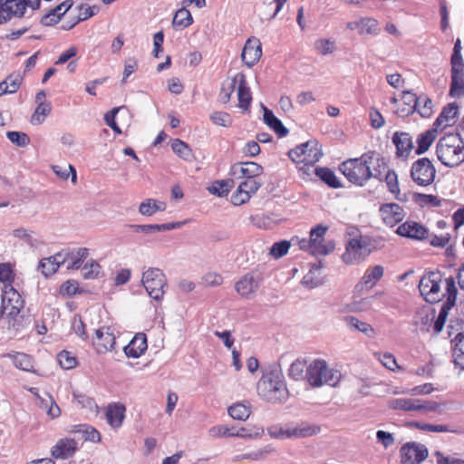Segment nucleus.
<instances>
[{"instance_id": "obj_50", "label": "nucleus", "mask_w": 464, "mask_h": 464, "mask_svg": "<svg viewBox=\"0 0 464 464\" xmlns=\"http://www.w3.org/2000/svg\"><path fill=\"white\" fill-rule=\"evenodd\" d=\"M172 150L182 159L188 160L192 158V151L182 140L176 139L171 144Z\"/></svg>"}, {"instance_id": "obj_42", "label": "nucleus", "mask_w": 464, "mask_h": 464, "mask_svg": "<svg viewBox=\"0 0 464 464\" xmlns=\"http://www.w3.org/2000/svg\"><path fill=\"white\" fill-rule=\"evenodd\" d=\"M380 33L379 23L372 17H362L359 19V34L377 35Z\"/></svg>"}, {"instance_id": "obj_32", "label": "nucleus", "mask_w": 464, "mask_h": 464, "mask_svg": "<svg viewBox=\"0 0 464 464\" xmlns=\"http://www.w3.org/2000/svg\"><path fill=\"white\" fill-rule=\"evenodd\" d=\"M383 273L384 268L380 265L369 267L365 271L363 276L358 284V286L361 285L362 287H366L368 289L372 288L382 277Z\"/></svg>"}, {"instance_id": "obj_23", "label": "nucleus", "mask_w": 464, "mask_h": 464, "mask_svg": "<svg viewBox=\"0 0 464 464\" xmlns=\"http://www.w3.org/2000/svg\"><path fill=\"white\" fill-rule=\"evenodd\" d=\"M77 450V442L72 438H62L52 448L54 459H65L71 458Z\"/></svg>"}, {"instance_id": "obj_4", "label": "nucleus", "mask_w": 464, "mask_h": 464, "mask_svg": "<svg viewBox=\"0 0 464 464\" xmlns=\"http://www.w3.org/2000/svg\"><path fill=\"white\" fill-rule=\"evenodd\" d=\"M288 157L297 163H304L299 169L309 175L314 165L323 157L322 146L316 140H309L288 151Z\"/></svg>"}, {"instance_id": "obj_57", "label": "nucleus", "mask_w": 464, "mask_h": 464, "mask_svg": "<svg viewBox=\"0 0 464 464\" xmlns=\"http://www.w3.org/2000/svg\"><path fill=\"white\" fill-rule=\"evenodd\" d=\"M100 264L95 260H91L90 262H87L82 267L83 277L85 279L96 278L100 274Z\"/></svg>"}, {"instance_id": "obj_59", "label": "nucleus", "mask_w": 464, "mask_h": 464, "mask_svg": "<svg viewBox=\"0 0 464 464\" xmlns=\"http://www.w3.org/2000/svg\"><path fill=\"white\" fill-rule=\"evenodd\" d=\"M441 252L437 251V256H444L445 264L444 266H452L454 265L456 259V250L455 246L452 244L445 246L444 248H440Z\"/></svg>"}, {"instance_id": "obj_20", "label": "nucleus", "mask_w": 464, "mask_h": 464, "mask_svg": "<svg viewBox=\"0 0 464 464\" xmlns=\"http://www.w3.org/2000/svg\"><path fill=\"white\" fill-rule=\"evenodd\" d=\"M67 261L68 255L64 251L59 252L50 257L41 259L38 269L45 277H48L54 274Z\"/></svg>"}, {"instance_id": "obj_7", "label": "nucleus", "mask_w": 464, "mask_h": 464, "mask_svg": "<svg viewBox=\"0 0 464 464\" xmlns=\"http://www.w3.org/2000/svg\"><path fill=\"white\" fill-rule=\"evenodd\" d=\"M268 435H315L325 432V428L310 422L273 425L267 428Z\"/></svg>"}, {"instance_id": "obj_16", "label": "nucleus", "mask_w": 464, "mask_h": 464, "mask_svg": "<svg viewBox=\"0 0 464 464\" xmlns=\"http://www.w3.org/2000/svg\"><path fill=\"white\" fill-rule=\"evenodd\" d=\"M450 95L458 98L464 96V63L453 62L451 63Z\"/></svg>"}, {"instance_id": "obj_53", "label": "nucleus", "mask_w": 464, "mask_h": 464, "mask_svg": "<svg viewBox=\"0 0 464 464\" xmlns=\"http://www.w3.org/2000/svg\"><path fill=\"white\" fill-rule=\"evenodd\" d=\"M211 121L218 126L225 128L230 127L232 124L231 116L225 111H214L210 114Z\"/></svg>"}, {"instance_id": "obj_5", "label": "nucleus", "mask_w": 464, "mask_h": 464, "mask_svg": "<svg viewBox=\"0 0 464 464\" xmlns=\"http://www.w3.org/2000/svg\"><path fill=\"white\" fill-rule=\"evenodd\" d=\"M305 379L312 387L315 388L324 384L335 386L341 379V372L329 368L325 361L316 359L307 366Z\"/></svg>"}, {"instance_id": "obj_30", "label": "nucleus", "mask_w": 464, "mask_h": 464, "mask_svg": "<svg viewBox=\"0 0 464 464\" xmlns=\"http://www.w3.org/2000/svg\"><path fill=\"white\" fill-rule=\"evenodd\" d=\"M397 233L400 236L413 238L423 239L427 237V229L413 221H406L397 228Z\"/></svg>"}, {"instance_id": "obj_61", "label": "nucleus", "mask_w": 464, "mask_h": 464, "mask_svg": "<svg viewBox=\"0 0 464 464\" xmlns=\"http://www.w3.org/2000/svg\"><path fill=\"white\" fill-rule=\"evenodd\" d=\"M291 244L292 242L286 240L276 242L271 246L270 254L276 258L282 257L287 253Z\"/></svg>"}, {"instance_id": "obj_55", "label": "nucleus", "mask_w": 464, "mask_h": 464, "mask_svg": "<svg viewBox=\"0 0 464 464\" xmlns=\"http://www.w3.org/2000/svg\"><path fill=\"white\" fill-rule=\"evenodd\" d=\"M14 278V271L8 263L0 264V282L5 285H12Z\"/></svg>"}, {"instance_id": "obj_37", "label": "nucleus", "mask_w": 464, "mask_h": 464, "mask_svg": "<svg viewBox=\"0 0 464 464\" xmlns=\"http://www.w3.org/2000/svg\"><path fill=\"white\" fill-rule=\"evenodd\" d=\"M166 209V203L158 201L154 198H147L142 201L139 207V212L143 216H152L158 211H164Z\"/></svg>"}, {"instance_id": "obj_56", "label": "nucleus", "mask_w": 464, "mask_h": 464, "mask_svg": "<svg viewBox=\"0 0 464 464\" xmlns=\"http://www.w3.org/2000/svg\"><path fill=\"white\" fill-rule=\"evenodd\" d=\"M67 431L75 435H100L99 431L88 424H77L71 426Z\"/></svg>"}, {"instance_id": "obj_34", "label": "nucleus", "mask_w": 464, "mask_h": 464, "mask_svg": "<svg viewBox=\"0 0 464 464\" xmlns=\"http://www.w3.org/2000/svg\"><path fill=\"white\" fill-rule=\"evenodd\" d=\"M125 407L121 404H111L108 406L106 411V419L108 423L112 428H119L121 426L125 417Z\"/></svg>"}, {"instance_id": "obj_13", "label": "nucleus", "mask_w": 464, "mask_h": 464, "mask_svg": "<svg viewBox=\"0 0 464 464\" xmlns=\"http://www.w3.org/2000/svg\"><path fill=\"white\" fill-rule=\"evenodd\" d=\"M388 406L393 410L411 411H432L434 406L432 402H426L421 400L398 398L388 401Z\"/></svg>"}, {"instance_id": "obj_17", "label": "nucleus", "mask_w": 464, "mask_h": 464, "mask_svg": "<svg viewBox=\"0 0 464 464\" xmlns=\"http://www.w3.org/2000/svg\"><path fill=\"white\" fill-rule=\"evenodd\" d=\"M262 55V47L259 39L256 37L249 38L243 48L241 58L248 66H254Z\"/></svg>"}, {"instance_id": "obj_54", "label": "nucleus", "mask_w": 464, "mask_h": 464, "mask_svg": "<svg viewBox=\"0 0 464 464\" xmlns=\"http://www.w3.org/2000/svg\"><path fill=\"white\" fill-rule=\"evenodd\" d=\"M6 137L12 143L18 147H25L30 143V138L24 132L7 131Z\"/></svg>"}, {"instance_id": "obj_10", "label": "nucleus", "mask_w": 464, "mask_h": 464, "mask_svg": "<svg viewBox=\"0 0 464 464\" xmlns=\"http://www.w3.org/2000/svg\"><path fill=\"white\" fill-rule=\"evenodd\" d=\"M411 176L420 186L430 184L435 178V169L431 160L428 158L416 160L411 167Z\"/></svg>"}, {"instance_id": "obj_11", "label": "nucleus", "mask_w": 464, "mask_h": 464, "mask_svg": "<svg viewBox=\"0 0 464 464\" xmlns=\"http://www.w3.org/2000/svg\"><path fill=\"white\" fill-rule=\"evenodd\" d=\"M428 457V450L425 446L409 442L401 449V464H420Z\"/></svg>"}, {"instance_id": "obj_15", "label": "nucleus", "mask_w": 464, "mask_h": 464, "mask_svg": "<svg viewBox=\"0 0 464 464\" xmlns=\"http://www.w3.org/2000/svg\"><path fill=\"white\" fill-rule=\"evenodd\" d=\"M92 344L98 353H105L114 348L115 336L110 327H102L95 331Z\"/></svg>"}, {"instance_id": "obj_47", "label": "nucleus", "mask_w": 464, "mask_h": 464, "mask_svg": "<svg viewBox=\"0 0 464 464\" xmlns=\"http://www.w3.org/2000/svg\"><path fill=\"white\" fill-rule=\"evenodd\" d=\"M423 118H429L433 113V102L425 95L419 96L418 107L416 110Z\"/></svg>"}, {"instance_id": "obj_22", "label": "nucleus", "mask_w": 464, "mask_h": 464, "mask_svg": "<svg viewBox=\"0 0 464 464\" xmlns=\"http://www.w3.org/2000/svg\"><path fill=\"white\" fill-rule=\"evenodd\" d=\"M234 83L236 86L237 85L238 107L243 111L248 110L252 102V94L246 85V75L242 72L237 73L234 76Z\"/></svg>"}, {"instance_id": "obj_18", "label": "nucleus", "mask_w": 464, "mask_h": 464, "mask_svg": "<svg viewBox=\"0 0 464 464\" xmlns=\"http://www.w3.org/2000/svg\"><path fill=\"white\" fill-rule=\"evenodd\" d=\"M327 229L326 227L317 225L310 231L309 238L314 245V252L323 256H326L334 249V244L332 242H329L327 245L323 244L324 236Z\"/></svg>"}, {"instance_id": "obj_51", "label": "nucleus", "mask_w": 464, "mask_h": 464, "mask_svg": "<svg viewBox=\"0 0 464 464\" xmlns=\"http://www.w3.org/2000/svg\"><path fill=\"white\" fill-rule=\"evenodd\" d=\"M33 231H28L23 227L16 228L13 231V236L14 237L24 240L32 247H37L39 241L33 237Z\"/></svg>"}, {"instance_id": "obj_41", "label": "nucleus", "mask_w": 464, "mask_h": 464, "mask_svg": "<svg viewBox=\"0 0 464 464\" xmlns=\"http://www.w3.org/2000/svg\"><path fill=\"white\" fill-rule=\"evenodd\" d=\"M401 100L405 107L398 111L401 116H408L415 111L419 101V97H417L415 93L403 92Z\"/></svg>"}, {"instance_id": "obj_31", "label": "nucleus", "mask_w": 464, "mask_h": 464, "mask_svg": "<svg viewBox=\"0 0 464 464\" xmlns=\"http://www.w3.org/2000/svg\"><path fill=\"white\" fill-rule=\"evenodd\" d=\"M263 119L265 123L272 129L278 137H285L288 133V130L283 125L282 121L274 115V112L262 105Z\"/></svg>"}, {"instance_id": "obj_64", "label": "nucleus", "mask_w": 464, "mask_h": 464, "mask_svg": "<svg viewBox=\"0 0 464 464\" xmlns=\"http://www.w3.org/2000/svg\"><path fill=\"white\" fill-rule=\"evenodd\" d=\"M72 327L75 334H77L80 338H82L84 341L88 339L85 324H83L82 317L80 315L75 314L73 316Z\"/></svg>"}, {"instance_id": "obj_1", "label": "nucleus", "mask_w": 464, "mask_h": 464, "mask_svg": "<svg viewBox=\"0 0 464 464\" xmlns=\"http://www.w3.org/2000/svg\"><path fill=\"white\" fill-rule=\"evenodd\" d=\"M386 168L384 158L375 151H368L359 158L342 162L339 170L351 183L362 187L372 178L382 181Z\"/></svg>"}, {"instance_id": "obj_26", "label": "nucleus", "mask_w": 464, "mask_h": 464, "mask_svg": "<svg viewBox=\"0 0 464 464\" xmlns=\"http://www.w3.org/2000/svg\"><path fill=\"white\" fill-rule=\"evenodd\" d=\"M415 324L421 332H435V308H420L418 312Z\"/></svg>"}, {"instance_id": "obj_28", "label": "nucleus", "mask_w": 464, "mask_h": 464, "mask_svg": "<svg viewBox=\"0 0 464 464\" xmlns=\"http://www.w3.org/2000/svg\"><path fill=\"white\" fill-rule=\"evenodd\" d=\"M72 0H65L54 8L51 9L48 14L41 19V24L44 26H52L56 24L63 15L72 6Z\"/></svg>"}, {"instance_id": "obj_58", "label": "nucleus", "mask_w": 464, "mask_h": 464, "mask_svg": "<svg viewBox=\"0 0 464 464\" xmlns=\"http://www.w3.org/2000/svg\"><path fill=\"white\" fill-rule=\"evenodd\" d=\"M236 89V83H234V77L230 80L223 82L222 88L219 93V99L223 103H227L230 101L231 95Z\"/></svg>"}, {"instance_id": "obj_45", "label": "nucleus", "mask_w": 464, "mask_h": 464, "mask_svg": "<svg viewBox=\"0 0 464 464\" xmlns=\"http://www.w3.org/2000/svg\"><path fill=\"white\" fill-rule=\"evenodd\" d=\"M228 413L234 420H245L250 415V407L246 403H235L228 408Z\"/></svg>"}, {"instance_id": "obj_63", "label": "nucleus", "mask_w": 464, "mask_h": 464, "mask_svg": "<svg viewBox=\"0 0 464 464\" xmlns=\"http://www.w3.org/2000/svg\"><path fill=\"white\" fill-rule=\"evenodd\" d=\"M60 365L66 370L72 369L76 365V358L67 351H62L58 354Z\"/></svg>"}, {"instance_id": "obj_14", "label": "nucleus", "mask_w": 464, "mask_h": 464, "mask_svg": "<svg viewBox=\"0 0 464 464\" xmlns=\"http://www.w3.org/2000/svg\"><path fill=\"white\" fill-rule=\"evenodd\" d=\"M261 278L256 272H250L242 276L235 285L236 291L242 296L249 298L256 292Z\"/></svg>"}, {"instance_id": "obj_49", "label": "nucleus", "mask_w": 464, "mask_h": 464, "mask_svg": "<svg viewBox=\"0 0 464 464\" xmlns=\"http://www.w3.org/2000/svg\"><path fill=\"white\" fill-rule=\"evenodd\" d=\"M95 6H89L87 5H81L79 6V14L77 15V19L70 24V26H63V29L69 30L72 29L76 24L82 21H85L88 18L93 16L95 14Z\"/></svg>"}, {"instance_id": "obj_29", "label": "nucleus", "mask_w": 464, "mask_h": 464, "mask_svg": "<svg viewBox=\"0 0 464 464\" xmlns=\"http://www.w3.org/2000/svg\"><path fill=\"white\" fill-rule=\"evenodd\" d=\"M459 115V105L457 102L448 103L443 107L440 115L437 117V129L452 126L456 123Z\"/></svg>"}, {"instance_id": "obj_52", "label": "nucleus", "mask_w": 464, "mask_h": 464, "mask_svg": "<svg viewBox=\"0 0 464 464\" xmlns=\"http://www.w3.org/2000/svg\"><path fill=\"white\" fill-rule=\"evenodd\" d=\"M382 180L386 182L390 192L395 194L400 191L398 186L397 174L395 173V171L388 169V167L386 168V170L383 173Z\"/></svg>"}, {"instance_id": "obj_36", "label": "nucleus", "mask_w": 464, "mask_h": 464, "mask_svg": "<svg viewBox=\"0 0 464 464\" xmlns=\"http://www.w3.org/2000/svg\"><path fill=\"white\" fill-rule=\"evenodd\" d=\"M435 139V128H431L418 135L416 142L417 149L415 150L417 155L423 154L431 146Z\"/></svg>"}, {"instance_id": "obj_25", "label": "nucleus", "mask_w": 464, "mask_h": 464, "mask_svg": "<svg viewBox=\"0 0 464 464\" xmlns=\"http://www.w3.org/2000/svg\"><path fill=\"white\" fill-rule=\"evenodd\" d=\"M231 171L238 178L256 179L263 172V168L253 161L239 162L232 166Z\"/></svg>"}, {"instance_id": "obj_35", "label": "nucleus", "mask_w": 464, "mask_h": 464, "mask_svg": "<svg viewBox=\"0 0 464 464\" xmlns=\"http://www.w3.org/2000/svg\"><path fill=\"white\" fill-rule=\"evenodd\" d=\"M5 356L10 358L14 365L20 370L25 371V372H33L34 371V362L33 358L24 353H10L5 354Z\"/></svg>"}, {"instance_id": "obj_62", "label": "nucleus", "mask_w": 464, "mask_h": 464, "mask_svg": "<svg viewBox=\"0 0 464 464\" xmlns=\"http://www.w3.org/2000/svg\"><path fill=\"white\" fill-rule=\"evenodd\" d=\"M21 307L18 306H10V304H5L2 302L1 304V309H0V316L5 317L6 316L8 319L13 320L14 322L16 321V317L20 314Z\"/></svg>"}, {"instance_id": "obj_40", "label": "nucleus", "mask_w": 464, "mask_h": 464, "mask_svg": "<svg viewBox=\"0 0 464 464\" xmlns=\"http://www.w3.org/2000/svg\"><path fill=\"white\" fill-rule=\"evenodd\" d=\"M453 347L454 363L464 370V334L458 333L455 336Z\"/></svg>"}, {"instance_id": "obj_12", "label": "nucleus", "mask_w": 464, "mask_h": 464, "mask_svg": "<svg viewBox=\"0 0 464 464\" xmlns=\"http://www.w3.org/2000/svg\"><path fill=\"white\" fill-rule=\"evenodd\" d=\"M24 12L25 4L23 0H0V24L13 17H22Z\"/></svg>"}, {"instance_id": "obj_38", "label": "nucleus", "mask_w": 464, "mask_h": 464, "mask_svg": "<svg viewBox=\"0 0 464 464\" xmlns=\"http://www.w3.org/2000/svg\"><path fill=\"white\" fill-rule=\"evenodd\" d=\"M314 172L315 175L330 188H339L343 187L340 180L332 169L319 167L314 169Z\"/></svg>"}, {"instance_id": "obj_2", "label": "nucleus", "mask_w": 464, "mask_h": 464, "mask_svg": "<svg viewBox=\"0 0 464 464\" xmlns=\"http://www.w3.org/2000/svg\"><path fill=\"white\" fill-rule=\"evenodd\" d=\"M256 389L259 396L273 403L281 402L288 396L284 374L279 369L265 372L257 382Z\"/></svg>"}, {"instance_id": "obj_43", "label": "nucleus", "mask_w": 464, "mask_h": 464, "mask_svg": "<svg viewBox=\"0 0 464 464\" xmlns=\"http://www.w3.org/2000/svg\"><path fill=\"white\" fill-rule=\"evenodd\" d=\"M233 186L234 181L232 179L217 180L208 188V190L213 195L224 197L227 195Z\"/></svg>"}, {"instance_id": "obj_27", "label": "nucleus", "mask_w": 464, "mask_h": 464, "mask_svg": "<svg viewBox=\"0 0 464 464\" xmlns=\"http://www.w3.org/2000/svg\"><path fill=\"white\" fill-rule=\"evenodd\" d=\"M148 348L147 336L143 333L137 334L132 340L124 347L127 357L139 358Z\"/></svg>"}, {"instance_id": "obj_46", "label": "nucleus", "mask_w": 464, "mask_h": 464, "mask_svg": "<svg viewBox=\"0 0 464 464\" xmlns=\"http://www.w3.org/2000/svg\"><path fill=\"white\" fill-rule=\"evenodd\" d=\"M193 22L191 14L186 8L178 10L173 17V25L179 28H186Z\"/></svg>"}, {"instance_id": "obj_6", "label": "nucleus", "mask_w": 464, "mask_h": 464, "mask_svg": "<svg viewBox=\"0 0 464 464\" xmlns=\"http://www.w3.org/2000/svg\"><path fill=\"white\" fill-rule=\"evenodd\" d=\"M141 283L151 298L157 301L162 299L167 286V279L160 268L150 267L143 272Z\"/></svg>"}, {"instance_id": "obj_3", "label": "nucleus", "mask_w": 464, "mask_h": 464, "mask_svg": "<svg viewBox=\"0 0 464 464\" xmlns=\"http://www.w3.org/2000/svg\"><path fill=\"white\" fill-rule=\"evenodd\" d=\"M437 159L447 167H457L464 160V143L458 133H450L437 143Z\"/></svg>"}, {"instance_id": "obj_19", "label": "nucleus", "mask_w": 464, "mask_h": 464, "mask_svg": "<svg viewBox=\"0 0 464 464\" xmlns=\"http://www.w3.org/2000/svg\"><path fill=\"white\" fill-rule=\"evenodd\" d=\"M379 211L383 222L389 227H393L401 222L406 214L404 209L397 203L384 204Z\"/></svg>"}, {"instance_id": "obj_8", "label": "nucleus", "mask_w": 464, "mask_h": 464, "mask_svg": "<svg viewBox=\"0 0 464 464\" xmlns=\"http://www.w3.org/2000/svg\"><path fill=\"white\" fill-rule=\"evenodd\" d=\"M371 253L366 240L362 237L351 238L347 241L345 252L343 254V261L353 265L363 261Z\"/></svg>"}, {"instance_id": "obj_33", "label": "nucleus", "mask_w": 464, "mask_h": 464, "mask_svg": "<svg viewBox=\"0 0 464 464\" xmlns=\"http://www.w3.org/2000/svg\"><path fill=\"white\" fill-rule=\"evenodd\" d=\"M344 322L346 325L353 331L362 333L369 338H374L376 332L374 328L368 323L360 321L358 318L353 315L345 316Z\"/></svg>"}, {"instance_id": "obj_60", "label": "nucleus", "mask_w": 464, "mask_h": 464, "mask_svg": "<svg viewBox=\"0 0 464 464\" xmlns=\"http://www.w3.org/2000/svg\"><path fill=\"white\" fill-rule=\"evenodd\" d=\"M314 48L323 55L333 53L335 49L334 42L329 39H319L315 41Z\"/></svg>"}, {"instance_id": "obj_24", "label": "nucleus", "mask_w": 464, "mask_h": 464, "mask_svg": "<svg viewBox=\"0 0 464 464\" xmlns=\"http://www.w3.org/2000/svg\"><path fill=\"white\" fill-rule=\"evenodd\" d=\"M419 291L422 298L429 304H435V273L427 272L419 282Z\"/></svg>"}, {"instance_id": "obj_48", "label": "nucleus", "mask_w": 464, "mask_h": 464, "mask_svg": "<svg viewBox=\"0 0 464 464\" xmlns=\"http://www.w3.org/2000/svg\"><path fill=\"white\" fill-rule=\"evenodd\" d=\"M307 366L305 365V362L303 360H295L290 365L288 370V376L293 380H302L305 378L304 375V371H306Z\"/></svg>"}, {"instance_id": "obj_9", "label": "nucleus", "mask_w": 464, "mask_h": 464, "mask_svg": "<svg viewBox=\"0 0 464 464\" xmlns=\"http://www.w3.org/2000/svg\"><path fill=\"white\" fill-rule=\"evenodd\" d=\"M445 291L446 292L443 294V297H446V301L443 303L440 314L437 316V333L442 330V327L449 315V311L452 309L456 304L458 288L452 276L445 279Z\"/></svg>"}, {"instance_id": "obj_21", "label": "nucleus", "mask_w": 464, "mask_h": 464, "mask_svg": "<svg viewBox=\"0 0 464 464\" xmlns=\"http://www.w3.org/2000/svg\"><path fill=\"white\" fill-rule=\"evenodd\" d=\"M392 143L396 147V156L407 159L413 150V139L408 132L396 131L392 135Z\"/></svg>"}, {"instance_id": "obj_39", "label": "nucleus", "mask_w": 464, "mask_h": 464, "mask_svg": "<svg viewBox=\"0 0 464 464\" xmlns=\"http://www.w3.org/2000/svg\"><path fill=\"white\" fill-rule=\"evenodd\" d=\"M2 300L5 304H10V306L24 307V300L13 285L3 286Z\"/></svg>"}, {"instance_id": "obj_44", "label": "nucleus", "mask_w": 464, "mask_h": 464, "mask_svg": "<svg viewBox=\"0 0 464 464\" xmlns=\"http://www.w3.org/2000/svg\"><path fill=\"white\" fill-rule=\"evenodd\" d=\"M51 112L50 102H41L31 117V123L34 125L42 124Z\"/></svg>"}]
</instances>
